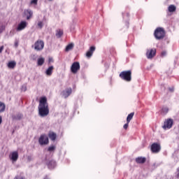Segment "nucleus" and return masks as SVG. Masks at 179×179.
Returning <instances> with one entry per match:
<instances>
[{
    "label": "nucleus",
    "mask_w": 179,
    "mask_h": 179,
    "mask_svg": "<svg viewBox=\"0 0 179 179\" xmlns=\"http://www.w3.org/2000/svg\"><path fill=\"white\" fill-rule=\"evenodd\" d=\"M134 115H135V113H131L127 115V122H131V120L134 118Z\"/></svg>",
    "instance_id": "b1692460"
},
{
    "label": "nucleus",
    "mask_w": 179,
    "mask_h": 179,
    "mask_svg": "<svg viewBox=\"0 0 179 179\" xmlns=\"http://www.w3.org/2000/svg\"><path fill=\"white\" fill-rule=\"evenodd\" d=\"M3 51V46L0 47V54Z\"/></svg>",
    "instance_id": "a19ab883"
},
{
    "label": "nucleus",
    "mask_w": 179,
    "mask_h": 179,
    "mask_svg": "<svg viewBox=\"0 0 179 179\" xmlns=\"http://www.w3.org/2000/svg\"><path fill=\"white\" fill-rule=\"evenodd\" d=\"M49 62H52V59L50 58L49 59Z\"/></svg>",
    "instance_id": "c03bdc74"
},
{
    "label": "nucleus",
    "mask_w": 179,
    "mask_h": 179,
    "mask_svg": "<svg viewBox=\"0 0 179 179\" xmlns=\"http://www.w3.org/2000/svg\"><path fill=\"white\" fill-rule=\"evenodd\" d=\"M122 16H123V19H128V17H129V14L128 13H123Z\"/></svg>",
    "instance_id": "c85d7f7f"
},
{
    "label": "nucleus",
    "mask_w": 179,
    "mask_h": 179,
    "mask_svg": "<svg viewBox=\"0 0 179 179\" xmlns=\"http://www.w3.org/2000/svg\"><path fill=\"white\" fill-rule=\"evenodd\" d=\"M73 47H75V44H73V43H69V45H67L66 48H65L66 52H69V51L73 50Z\"/></svg>",
    "instance_id": "a211bd4d"
},
{
    "label": "nucleus",
    "mask_w": 179,
    "mask_h": 179,
    "mask_svg": "<svg viewBox=\"0 0 179 179\" xmlns=\"http://www.w3.org/2000/svg\"><path fill=\"white\" fill-rule=\"evenodd\" d=\"M95 50H96V48L94 46H91L90 48V50L86 53V57L87 58H90V57L93 55V52H94Z\"/></svg>",
    "instance_id": "ddd939ff"
},
{
    "label": "nucleus",
    "mask_w": 179,
    "mask_h": 179,
    "mask_svg": "<svg viewBox=\"0 0 179 179\" xmlns=\"http://www.w3.org/2000/svg\"><path fill=\"white\" fill-rule=\"evenodd\" d=\"M176 10H177V7H176V6H174V5H170L168 7V10L171 13H173V12H176Z\"/></svg>",
    "instance_id": "aec40b11"
},
{
    "label": "nucleus",
    "mask_w": 179,
    "mask_h": 179,
    "mask_svg": "<svg viewBox=\"0 0 179 179\" xmlns=\"http://www.w3.org/2000/svg\"><path fill=\"white\" fill-rule=\"evenodd\" d=\"M129 122H127V123H126L124 126H123V128L124 129H127V128H128V125H129Z\"/></svg>",
    "instance_id": "e433bc0d"
},
{
    "label": "nucleus",
    "mask_w": 179,
    "mask_h": 179,
    "mask_svg": "<svg viewBox=\"0 0 179 179\" xmlns=\"http://www.w3.org/2000/svg\"><path fill=\"white\" fill-rule=\"evenodd\" d=\"M131 75V71H125L120 73V78L126 82H131L132 79Z\"/></svg>",
    "instance_id": "f03ea898"
},
{
    "label": "nucleus",
    "mask_w": 179,
    "mask_h": 179,
    "mask_svg": "<svg viewBox=\"0 0 179 179\" xmlns=\"http://www.w3.org/2000/svg\"><path fill=\"white\" fill-rule=\"evenodd\" d=\"M15 66H16V62L12 61V62H8V67L10 68V69H13V68H15Z\"/></svg>",
    "instance_id": "5701e85b"
},
{
    "label": "nucleus",
    "mask_w": 179,
    "mask_h": 179,
    "mask_svg": "<svg viewBox=\"0 0 179 179\" xmlns=\"http://www.w3.org/2000/svg\"><path fill=\"white\" fill-rule=\"evenodd\" d=\"M24 14L27 16V20H29V19H31V17L33 16V11L31 10H27L24 11Z\"/></svg>",
    "instance_id": "dca6fc26"
},
{
    "label": "nucleus",
    "mask_w": 179,
    "mask_h": 179,
    "mask_svg": "<svg viewBox=\"0 0 179 179\" xmlns=\"http://www.w3.org/2000/svg\"><path fill=\"white\" fill-rule=\"evenodd\" d=\"M21 90L22 92H26V90H27V86H26V85H23L21 87Z\"/></svg>",
    "instance_id": "c756f323"
},
{
    "label": "nucleus",
    "mask_w": 179,
    "mask_h": 179,
    "mask_svg": "<svg viewBox=\"0 0 179 179\" xmlns=\"http://www.w3.org/2000/svg\"><path fill=\"white\" fill-rule=\"evenodd\" d=\"M80 69V64L78 62H75L71 66V71L72 73H77L78 71Z\"/></svg>",
    "instance_id": "6e6552de"
},
{
    "label": "nucleus",
    "mask_w": 179,
    "mask_h": 179,
    "mask_svg": "<svg viewBox=\"0 0 179 179\" xmlns=\"http://www.w3.org/2000/svg\"><path fill=\"white\" fill-rule=\"evenodd\" d=\"M45 61V59L43 57L38 58V62H37L38 66H42V65L44 64Z\"/></svg>",
    "instance_id": "4be33fe9"
},
{
    "label": "nucleus",
    "mask_w": 179,
    "mask_h": 179,
    "mask_svg": "<svg viewBox=\"0 0 179 179\" xmlns=\"http://www.w3.org/2000/svg\"><path fill=\"white\" fill-rule=\"evenodd\" d=\"M55 166H56V163H55V161L54 160L49 161V162L48 163V169H54Z\"/></svg>",
    "instance_id": "6ab92c4d"
},
{
    "label": "nucleus",
    "mask_w": 179,
    "mask_h": 179,
    "mask_svg": "<svg viewBox=\"0 0 179 179\" xmlns=\"http://www.w3.org/2000/svg\"><path fill=\"white\" fill-rule=\"evenodd\" d=\"M43 179H50V177L46 175L44 176Z\"/></svg>",
    "instance_id": "79ce46f5"
},
{
    "label": "nucleus",
    "mask_w": 179,
    "mask_h": 179,
    "mask_svg": "<svg viewBox=\"0 0 179 179\" xmlns=\"http://www.w3.org/2000/svg\"><path fill=\"white\" fill-rule=\"evenodd\" d=\"M3 30H5V25L0 26V34L3 32Z\"/></svg>",
    "instance_id": "2f4dec72"
},
{
    "label": "nucleus",
    "mask_w": 179,
    "mask_h": 179,
    "mask_svg": "<svg viewBox=\"0 0 179 179\" xmlns=\"http://www.w3.org/2000/svg\"><path fill=\"white\" fill-rule=\"evenodd\" d=\"M166 55H167V52L166 51L162 52L161 53L162 57H166Z\"/></svg>",
    "instance_id": "c9c22d12"
},
{
    "label": "nucleus",
    "mask_w": 179,
    "mask_h": 179,
    "mask_svg": "<svg viewBox=\"0 0 179 179\" xmlns=\"http://www.w3.org/2000/svg\"><path fill=\"white\" fill-rule=\"evenodd\" d=\"M71 94H72V88L71 87L66 88L61 93L62 97H64V99H68V97Z\"/></svg>",
    "instance_id": "1a4fd4ad"
},
{
    "label": "nucleus",
    "mask_w": 179,
    "mask_h": 179,
    "mask_svg": "<svg viewBox=\"0 0 179 179\" xmlns=\"http://www.w3.org/2000/svg\"><path fill=\"white\" fill-rule=\"evenodd\" d=\"M55 149H57V147L55 145H50L48 148V152H55Z\"/></svg>",
    "instance_id": "bb28decb"
},
{
    "label": "nucleus",
    "mask_w": 179,
    "mask_h": 179,
    "mask_svg": "<svg viewBox=\"0 0 179 179\" xmlns=\"http://www.w3.org/2000/svg\"><path fill=\"white\" fill-rule=\"evenodd\" d=\"M53 71H54V66H50L46 69V71H45V75H47V76H51V75H52Z\"/></svg>",
    "instance_id": "2eb2a0df"
},
{
    "label": "nucleus",
    "mask_w": 179,
    "mask_h": 179,
    "mask_svg": "<svg viewBox=\"0 0 179 179\" xmlns=\"http://www.w3.org/2000/svg\"><path fill=\"white\" fill-rule=\"evenodd\" d=\"M10 159L13 160V162H16L17 159H19V154L17 152H12Z\"/></svg>",
    "instance_id": "f3484780"
},
{
    "label": "nucleus",
    "mask_w": 179,
    "mask_h": 179,
    "mask_svg": "<svg viewBox=\"0 0 179 179\" xmlns=\"http://www.w3.org/2000/svg\"><path fill=\"white\" fill-rule=\"evenodd\" d=\"M5 103L0 102V113H3L5 111Z\"/></svg>",
    "instance_id": "a878e982"
},
{
    "label": "nucleus",
    "mask_w": 179,
    "mask_h": 179,
    "mask_svg": "<svg viewBox=\"0 0 179 179\" xmlns=\"http://www.w3.org/2000/svg\"><path fill=\"white\" fill-rule=\"evenodd\" d=\"M150 149L152 153H159V152L162 150V147L160 146V144L154 143L151 145Z\"/></svg>",
    "instance_id": "0eeeda50"
},
{
    "label": "nucleus",
    "mask_w": 179,
    "mask_h": 179,
    "mask_svg": "<svg viewBox=\"0 0 179 179\" xmlns=\"http://www.w3.org/2000/svg\"><path fill=\"white\" fill-rule=\"evenodd\" d=\"M169 90L171 92H174V87H169Z\"/></svg>",
    "instance_id": "58836bf2"
},
{
    "label": "nucleus",
    "mask_w": 179,
    "mask_h": 179,
    "mask_svg": "<svg viewBox=\"0 0 179 179\" xmlns=\"http://www.w3.org/2000/svg\"><path fill=\"white\" fill-rule=\"evenodd\" d=\"M35 26L36 27V29H43V27H44V22L40 20H37L35 22Z\"/></svg>",
    "instance_id": "4468645a"
},
{
    "label": "nucleus",
    "mask_w": 179,
    "mask_h": 179,
    "mask_svg": "<svg viewBox=\"0 0 179 179\" xmlns=\"http://www.w3.org/2000/svg\"><path fill=\"white\" fill-rule=\"evenodd\" d=\"M169 107H167V106L162 107L161 114H162V115H166V114H167V113H169Z\"/></svg>",
    "instance_id": "412c9836"
},
{
    "label": "nucleus",
    "mask_w": 179,
    "mask_h": 179,
    "mask_svg": "<svg viewBox=\"0 0 179 179\" xmlns=\"http://www.w3.org/2000/svg\"><path fill=\"white\" fill-rule=\"evenodd\" d=\"M70 30L72 33H73V31H75V24H72L70 27Z\"/></svg>",
    "instance_id": "72a5a7b5"
},
{
    "label": "nucleus",
    "mask_w": 179,
    "mask_h": 179,
    "mask_svg": "<svg viewBox=\"0 0 179 179\" xmlns=\"http://www.w3.org/2000/svg\"><path fill=\"white\" fill-rule=\"evenodd\" d=\"M164 29L162 27H158L154 32V36L157 40H162L164 38Z\"/></svg>",
    "instance_id": "7ed1b4c3"
},
{
    "label": "nucleus",
    "mask_w": 179,
    "mask_h": 179,
    "mask_svg": "<svg viewBox=\"0 0 179 179\" xmlns=\"http://www.w3.org/2000/svg\"><path fill=\"white\" fill-rule=\"evenodd\" d=\"M27 24H29L26 21H21L16 28V31H22V30H24L26 27H27Z\"/></svg>",
    "instance_id": "9d476101"
},
{
    "label": "nucleus",
    "mask_w": 179,
    "mask_h": 179,
    "mask_svg": "<svg viewBox=\"0 0 179 179\" xmlns=\"http://www.w3.org/2000/svg\"><path fill=\"white\" fill-rule=\"evenodd\" d=\"M146 55L148 59H152V58L156 55V49L148 50L146 52Z\"/></svg>",
    "instance_id": "9b49d317"
},
{
    "label": "nucleus",
    "mask_w": 179,
    "mask_h": 179,
    "mask_svg": "<svg viewBox=\"0 0 179 179\" xmlns=\"http://www.w3.org/2000/svg\"><path fill=\"white\" fill-rule=\"evenodd\" d=\"M38 2V0H31V5H37Z\"/></svg>",
    "instance_id": "7c9ffc66"
},
{
    "label": "nucleus",
    "mask_w": 179,
    "mask_h": 179,
    "mask_svg": "<svg viewBox=\"0 0 179 179\" xmlns=\"http://www.w3.org/2000/svg\"><path fill=\"white\" fill-rule=\"evenodd\" d=\"M38 109V115L42 118H44V117H47V115L50 114V109L48 108V103H47V98H41Z\"/></svg>",
    "instance_id": "f257e3e1"
},
{
    "label": "nucleus",
    "mask_w": 179,
    "mask_h": 179,
    "mask_svg": "<svg viewBox=\"0 0 179 179\" xmlns=\"http://www.w3.org/2000/svg\"><path fill=\"white\" fill-rule=\"evenodd\" d=\"M176 178L179 179V167L176 169Z\"/></svg>",
    "instance_id": "473e14b6"
},
{
    "label": "nucleus",
    "mask_w": 179,
    "mask_h": 179,
    "mask_svg": "<svg viewBox=\"0 0 179 179\" xmlns=\"http://www.w3.org/2000/svg\"><path fill=\"white\" fill-rule=\"evenodd\" d=\"M127 24H129V23L128 22H127Z\"/></svg>",
    "instance_id": "de8ad7c7"
},
{
    "label": "nucleus",
    "mask_w": 179,
    "mask_h": 179,
    "mask_svg": "<svg viewBox=\"0 0 179 179\" xmlns=\"http://www.w3.org/2000/svg\"><path fill=\"white\" fill-rule=\"evenodd\" d=\"M20 179H26V178H24V177L20 176Z\"/></svg>",
    "instance_id": "a18cd8bd"
},
{
    "label": "nucleus",
    "mask_w": 179,
    "mask_h": 179,
    "mask_svg": "<svg viewBox=\"0 0 179 179\" xmlns=\"http://www.w3.org/2000/svg\"><path fill=\"white\" fill-rule=\"evenodd\" d=\"M49 138L51 141H55L57 139V135H50Z\"/></svg>",
    "instance_id": "cd10ccee"
},
{
    "label": "nucleus",
    "mask_w": 179,
    "mask_h": 179,
    "mask_svg": "<svg viewBox=\"0 0 179 179\" xmlns=\"http://www.w3.org/2000/svg\"><path fill=\"white\" fill-rule=\"evenodd\" d=\"M62 34H64V31L61 29H58L57 31V33H56V36L57 37H58L59 38V37H61L62 36Z\"/></svg>",
    "instance_id": "393cba45"
},
{
    "label": "nucleus",
    "mask_w": 179,
    "mask_h": 179,
    "mask_svg": "<svg viewBox=\"0 0 179 179\" xmlns=\"http://www.w3.org/2000/svg\"><path fill=\"white\" fill-rule=\"evenodd\" d=\"M2 124V117L0 115V125Z\"/></svg>",
    "instance_id": "37998d69"
},
{
    "label": "nucleus",
    "mask_w": 179,
    "mask_h": 179,
    "mask_svg": "<svg viewBox=\"0 0 179 179\" xmlns=\"http://www.w3.org/2000/svg\"><path fill=\"white\" fill-rule=\"evenodd\" d=\"M48 135H56L55 133H54V131H50Z\"/></svg>",
    "instance_id": "ea45409f"
},
{
    "label": "nucleus",
    "mask_w": 179,
    "mask_h": 179,
    "mask_svg": "<svg viewBox=\"0 0 179 179\" xmlns=\"http://www.w3.org/2000/svg\"><path fill=\"white\" fill-rule=\"evenodd\" d=\"M173 124H174L173 119H167L164 121L162 128L163 129H170L173 127Z\"/></svg>",
    "instance_id": "423d86ee"
},
{
    "label": "nucleus",
    "mask_w": 179,
    "mask_h": 179,
    "mask_svg": "<svg viewBox=\"0 0 179 179\" xmlns=\"http://www.w3.org/2000/svg\"><path fill=\"white\" fill-rule=\"evenodd\" d=\"M48 1H52V0H48Z\"/></svg>",
    "instance_id": "49530a36"
},
{
    "label": "nucleus",
    "mask_w": 179,
    "mask_h": 179,
    "mask_svg": "<svg viewBox=\"0 0 179 179\" xmlns=\"http://www.w3.org/2000/svg\"><path fill=\"white\" fill-rule=\"evenodd\" d=\"M38 143L41 146H45L50 143V141L48 139V136L45 135H42L38 139Z\"/></svg>",
    "instance_id": "39448f33"
},
{
    "label": "nucleus",
    "mask_w": 179,
    "mask_h": 179,
    "mask_svg": "<svg viewBox=\"0 0 179 179\" xmlns=\"http://www.w3.org/2000/svg\"><path fill=\"white\" fill-rule=\"evenodd\" d=\"M135 162H136V163H137V164H143L146 163V157H136L135 159Z\"/></svg>",
    "instance_id": "f8f14e48"
},
{
    "label": "nucleus",
    "mask_w": 179,
    "mask_h": 179,
    "mask_svg": "<svg viewBox=\"0 0 179 179\" xmlns=\"http://www.w3.org/2000/svg\"><path fill=\"white\" fill-rule=\"evenodd\" d=\"M14 47H15V48H17V47H19V42L17 41H15Z\"/></svg>",
    "instance_id": "f704fd0d"
},
{
    "label": "nucleus",
    "mask_w": 179,
    "mask_h": 179,
    "mask_svg": "<svg viewBox=\"0 0 179 179\" xmlns=\"http://www.w3.org/2000/svg\"><path fill=\"white\" fill-rule=\"evenodd\" d=\"M22 118V115H17V117H15L16 120H20Z\"/></svg>",
    "instance_id": "4c0bfd02"
},
{
    "label": "nucleus",
    "mask_w": 179,
    "mask_h": 179,
    "mask_svg": "<svg viewBox=\"0 0 179 179\" xmlns=\"http://www.w3.org/2000/svg\"><path fill=\"white\" fill-rule=\"evenodd\" d=\"M34 45L36 51H43L44 50V41L43 40L36 41Z\"/></svg>",
    "instance_id": "20e7f679"
}]
</instances>
